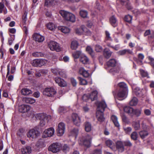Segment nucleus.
Wrapping results in <instances>:
<instances>
[{
	"instance_id": "f03ea898",
	"label": "nucleus",
	"mask_w": 154,
	"mask_h": 154,
	"mask_svg": "<svg viewBox=\"0 0 154 154\" xmlns=\"http://www.w3.org/2000/svg\"><path fill=\"white\" fill-rule=\"evenodd\" d=\"M34 117H35L36 119L40 120L39 125L42 127H44L51 118V116H47L46 115L43 113L35 114Z\"/></svg>"
},
{
	"instance_id": "3c124183",
	"label": "nucleus",
	"mask_w": 154,
	"mask_h": 154,
	"mask_svg": "<svg viewBox=\"0 0 154 154\" xmlns=\"http://www.w3.org/2000/svg\"><path fill=\"white\" fill-rule=\"evenodd\" d=\"M27 14V12H25L22 17V23H23V26L26 24V21L27 20L26 17Z\"/></svg>"
},
{
	"instance_id": "0eeeda50",
	"label": "nucleus",
	"mask_w": 154,
	"mask_h": 154,
	"mask_svg": "<svg viewBox=\"0 0 154 154\" xmlns=\"http://www.w3.org/2000/svg\"><path fill=\"white\" fill-rule=\"evenodd\" d=\"M109 72L112 75L119 78L123 76V73L119 67H114L109 70Z\"/></svg>"
},
{
	"instance_id": "cd10ccee",
	"label": "nucleus",
	"mask_w": 154,
	"mask_h": 154,
	"mask_svg": "<svg viewBox=\"0 0 154 154\" xmlns=\"http://www.w3.org/2000/svg\"><path fill=\"white\" fill-rule=\"evenodd\" d=\"M117 61L115 59H111L107 62V66L109 67H115L116 66Z\"/></svg>"
},
{
	"instance_id": "6ab92c4d",
	"label": "nucleus",
	"mask_w": 154,
	"mask_h": 154,
	"mask_svg": "<svg viewBox=\"0 0 154 154\" xmlns=\"http://www.w3.org/2000/svg\"><path fill=\"white\" fill-rule=\"evenodd\" d=\"M55 81L58 84L59 86L61 87H64L66 85V83L64 80L60 78H56Z\"/></svg>"
},
{
	"instance_id": "dca6fc26",
	"label": "nucleus",
	"mask_w": 154,
	"mask_h": 154,
	"mask_svg": "<svg viewBox=\"0 0 154 154\" xmlns=\"http://www.w3.org/2000/svg\"><path fill=\"white\" fill-rule=\"evenodd\" d=\"M33 38L36 41L39 42H42L45 40L44 36L38 33H35L33 35Z\"/></svg>"
},
{
	"instance_id": "a878e982",
	"label": "nucleus",
	"mask_w": 154,
	"mask_h": 154,
	"mask_svg": "<svg viewBox=\"0 0 154 154\" xmlns=\"http://www.w3.org/2000/svg\"><path fill=\"white\" fill-rule=\"evenodd\" d=\"M80 61L84 64H87L89 63V59L85 55L82 54L80 58Z\"/></svg>"
},
{
	"instance_id": "ddd939ff",
	"label": "nucleus",
	"mask_w": 154,
	"mask_h": 154,
	"mask_svg": "<svg viewBox=\"0 0 154 154\" xmlns=\"http://www.w3.org/2000/svg\"><path fill=\"white\" fill-rule=\"evenodd\" d=\"M72 119L73 123L77 126L80 125L81 122L80 118L78 115L76 113H73L72 116Z\"/></svg>"
},
{
	"instance_id": "c756f323",
	"label": "nucleus",
	"mask_w": 154,
	"mask_h": 154,
	"mask_svg": "<svg viewBox=\"0 0 154 154\" xmlns=\"http://www.w3.org/2000/svg\"><path fill=\"white\" fill-rule=\"evenodd\" d=\"M79 45L78 42L76 40H74L72 41L70 47L72 49L75 50L78 48Z\"/></svg>"
},
{
	"instance_id": "423d86ee",
	"label": "nucleus",
	"mask_w": 154,
	"mask_h": 154,
	"mask_svg": "<svg viewBox=\"0 0 154 154\" xmlns=\"http://www.w3.org/2000/svg\"><path fill=\"white\" fill-rule=\"evenodd\" d=\"M48 46L52 51L60 52L62 50V48L59 44L54 41H50L48 44Z\"/></svg>"
},
{
	"instance_id": "f257e3e1",
	"label": "nucleus",
	"mask_w": 154,
	"mask_h": 154,
	"mask_svg": "<svg viewBox=\"0 0 154 154\" xmlns=\"http://www.w3.org/2000/svg\"><path fill=\"white\" fill-rule=\"evenodd\" d=\"M106 107L107 105L104 101H102L99 103L96 114L98 121L100 122L103 121L105 119L103 112Z\"/></svg>"
},
{
	"instance_id": "473e14b6",
	"label": "nucleus",
	"mask_w": 154,
	"mask_h": 154,
	"mask_svg": "<svg viewBox=\"0 0 154 154\" xmlns=\"http://www.w3.org/2000/svg\"><path fill=\"white\" fill-rule=\"evenodd\" d=\"M109 21L111 25L114 27H115L117 26V20L114 16H112L110 18Z\"/></svg>"
},
{
	"instance_id": "4be33fe9",
	"label": "nucleus",
	"mask_w": 154,
	"mask_h": 154,
	"mask_svg": "<svg viewBox=\"0 0 154 154\" xmlns=\"http://www.w3.org/2000/svg\"><path fill=\"white\" fill-rule=\"evenodd\" d=\"M21 152L23 154H29L31 152L32 149L30 146H26L21 149Z\"/></svg>"
},
{
	"instance_id": "2eb2a0df",
	"label": "nucleus",
	"mask_w": 154,
	"mask_h": 154,
	"mask_svg": "<svg viewBox=\"0 0 154 154\" xmlns=\"http://www.w3.org/2000/svg\"><path fill=\"white\" fill-rule=\"evenodd\" d=\"M128 91L119 90L117 93L116 98L119 100H122L126 97Z\"/></svg>"
},
{
	"instance_id": "e433bc0d",
	"label": "nucleus",
	"mask_w": 154,
	"mask_h": 154,
	"mask_svg": "<svg viewBox=\"0 0 154 154\" xmlns=\"http://www.w3.org/2000/svg\"><path fill=\"white\" fill-rule=\"evenodd\" d=\"M112 54V52L109 50L105 48L103 52V54L104 57L106 58H109Z\"/></svg>"
},
{
	"instance_id": "5fc2aeb1",
	"label": "nucleus",
	"mask_w": 154,
	"mask_h": 154,
	"mask_svg": "<svg viewBox=\"0 0 154 154\" xmlns=\"http://www.w3.org/2000/svg\"><path fill=\"white\" fill-rule=\"evenodd\" d=\"M132 17L130 15H127L125 17V20L126 21L130 23L132 19Z\"/></svg>"
},
{
	"instance_id": "0e129e2a",
	"label": "nucleus",
	"mask_w": 154,
	"mask_h": 154,
	"mask_svg": "<svg viewBox=\"0 0 154 154\" xmlns=\"http://www.w3.org/2000/svg\"><path fill=\"white\" fill-rule=\"evenodd\" d=\"M5 8L4 4L2 2H0V14L3 11Z\"/></svg>"
},
{
	"instance_id": "9d476101",
	"label": "nucleus",
	"mask_w": 154,
	"mask_h": 154,
	"mask_svg": "<svg viewBox=\"0 0 154 154\" xmlns=\"http://www.w3.org/2000/svg\"><path fill=\"white\" fill-rule=\"evenodd\" d=\"M65 125L63 122L60 123L57 129V135L59 136H62L64 133L65 130Z\"/></svg>"
},
{
	"instance_id": "4c0bfd02",
	"label": "nucleus",
	"mask_w": 154,
	"mask_h": 154,
	"mask_svg": "<svg viewBox=\"0 0 154 154\" xmlns=\"http://www.w3.org/2000/svg\"><path fill=\"white\" fill-rule=\"evenodd\" d=\"M82 55L81 51H75L72 54V57L74 59L78 58Z\"/></svg>"
},
{
	"instance_id": "2f4dec72",
	"label": "nucleus",
	"mask_w": 154,
	"mask_h": 154,
	"mask_svg": "<svg viewBox=\"0 0 154 154\" xmlns=\"http://www.w3.org/2000/svg\"><path fill=\"white\" fill-rule=\"evenodd\" d=\"M149 133L146 130H142L140 131L139 134L142 139L145 138L149 135Z\"/></svg>"
},
{
	"instance_id": "09e8293b",
	"label": "nucleus",
	"mask_w": 154,
	"mask_h": 154,
	"mask_svg": "<svg viewBox=\"0 0 154 154\" xmlns=\"http://www.w3.org/2000/svg\"><path fill=\"white\" fill-rule=\"evenodd\" d=\"M78 79L79 81V83L80 85H86L87 84V81L85 79L80 77H78Z\"/></svg>"
},
{
	"instance_id": "bf43d9fd",
	"label": "nucleus",
	"mask_w": 154,
	"mask_h": 154,
	"mask_svg": "<svg viewBox=\"0 0 154 154\" xmlns=\"http://www.w3.org/2000/svg\"><path fill=\"white\" fill-rule=\"evenodd\" d=\"M124 145L125 146L130 147L132 146V144L129 140H127L123 142Z\"/></svg>"
},
{
	"instance_id": "de8ad7c7",
	"label": "nucleus",
	"mask_w": 154,
	"mask_h": 154,
	"mask_svg": "<svg viewBox=\"0 0 154 154\" xmlns=\"http://www.w3.org/2000/svg\"><path fill=\"white\" fill-rule=\"evenodd\" d=\"M133 126L136 130L139 129L140 127V124L139 122H134Z\"/></svg>"
},
{
	"instance_id": "5701e85b",
	"label": "nucleus",
	"mask_w": 154,
	"mask_h": 154,
	"mask_svg": "<svg viewBox=\"0 0 154 154\" xmlns=\"http://www.w3.org/2000/svg\"><path fill=\"white\" fill-rule=\"evenodd\" d=\"M79 73L84 77H88L90 75V74L88 70H85L83 67H81L79 69Z\"/></svg>"
},
{
	"instance_id": "72a5a7b5",
	"label": "nucleus",
	"mask_w": 154,
	"mask_h": 154,
	"mask_svg": "<svg viewBox=\"0 0 154 154\" xmlns=\"http://www.w3.org/2000/svg\"><path fill=\"white\" fill-rule=\"evenodd\" d=\"M86 51L90 55L93 59L95 58L94 51L92 48L90 46H88L86 48Z\"/></svg>"
},
{
	"instance_id": "69168bd1",
	"label": "nucleus",
	"mask_w": 154,
	"mask_h": 154,
	"mask_svg": "<svg viewBox=\"0 0 154 154\" xmlns=\"http://www.w3.org/2000/svg\"><path fill=\"white\" fill-rule=\"evenodd\" d=\"M92 154H101V151L100 149H96L94 150Z\"/></svg>"
},
{
	"instance_id": "f704fd0d",
	"label": "nucleus",
	"mask_w": 154,
	"mask_h": 154,
	"mask_svg": "<svg viewBox=\"0 0 154 154\" xmlns=\"http://www.w3.org/2000/svg\"><path fill=\"white\" fill-rule=\"evenodd\" d=\"M118 86L120 87L119 90L122 91H128V88L127 85L124 82H122L119 83Z\"/></svg>"
},
{
	"instance_id": "9b49d317",
	"label": "nucleus",
	"mask_w": 154,
	"mask_h": 154,
	"mask_svg": "<svg viewBox=\"0 0 154 154\" xmlns=\"http://www.w3.org/2000/svg\"><path fill=\"white\" fill-rule=\"evenodd\" d=\"M40 133L39 131L34 129L30 130L27 134L28 137L32 139H35L37 138L39 135Z\"/></svg>"
},
{
	"instance_id": "79ce46f5",
	"label": "nucleus",
	"mask_w": 154,
	"mask_h": 154,
	"mask_svg": "<svg viewBox=\"0 0 154 154\" xmlns=\"http://www.w3.org/2000/svg\"><path fill=\"white\" fill-rule=\"evenodd\" d=\"M47 28L51 30H54L56 28V26L53 23H49L47 25Z\"/></svg>"
},
{
	"instance_id": "680f3d73",
	"label": "nucleus",
	"mask_w": 154,
	"mask_h": 154,
	"mask_svg": "<svg viewBox=\"0 0 154 154\" xmlns=\"http://www.w3.org/2000/svg\"><path fill=\"white\" fill-rule=\"evenodd\" d=\"M149 59L151 61L150 64L153 67V69L152 71L154 72V59L151 57H149Z\"/></svg>"
},
{
	"instance_id": "603ef678",
	"label": "nucleus",
	"mask_w": 154,
	"mask_h": 154,
	"mask_svg": "<svg viewBox=\"0 0 154 154\" xmlns=\"http://www.w3.org/2000/svg\"><path fill=\"white\" fill-rule=\"evenodd\" d=\"M140 72L142 76L143 77H147L149 78L148 74L146 71L143 70H140Z\"/></svg>"
},
{
	"instance_id": "4d7b16f0",
	"label": "nucleus",
	"mask_w": 154,
	"mask_h": 154,
	"mask_svg": "<svg viewBox=\"0 0 154 154\" xmlns=\"http://www.w3.org/2000/svg\"><path fill=\"white\" fill-rule=\"evenodd\" d=\"M95 50L97 52H100L102 51V48L100 45H97L95 46Z\"/></svg>"
},
{
	"instance_id": "4468645a",
	"label": "nucleus",
	"mask_w": 154,
	"mask_h": 154,
	"mask_svg": "<svg viewBox=\"0 0 154 154\" xmlns=\"http://www.w3.org/2000/svg\"><path fill=\"white\" fill-rule=\"evenodd\" d=\"M133 92L136 95L139 97L142 96L145 90L143 89H140L139 87H134L132 88Z\"/></svg>"
},
{
	"instance_id": "bb28decb",
	"label": "nucleus",
	"mask_w": 154,
	"mask_h": 154,
	"mask_svg": "<svg viewBox=\"0 0 154 154\" xmlns=\"http://www.w3.org/2000/svg\"><path fill=\"white\" fill-rule=\"evenodd\" d=\"M144 58V55L142 54H139L138 55V58H134L135 61L139 64H142L143 63L142 60Z\"/></svg>"
},
{
	"instance_id": "f3484780",
	"label": "nucleus",
	"mask_w": 154,
	"mask_h": 154,
	"mask_svg": "<svg viewBox=\"0 0 154 154\" xmlns=\"http://www.w3.org/2000/svg\"><path fill=\"white\" fill-rule=\"evenodd\" d=\"M30 109V107L26 105H22L19 106V110L20 112L25 113L29 111Z\"/></svg>"
},
{
	"instance_id": "393cba45",
	"label": "nucleus",
	"mask_w": 154,
	"mask_h": 154,
	"mask_svg": "<svg viewBox=\"0 0 154 154\" xmlns=\"http://www.w3.org/2000/svg\"><path fill=\"white\" fill-rule=\"evenodd\" d=\"M59 30L64 33H68L70 32V29L67 27L64 26H60L58 27Z\"/></svg>"
},
{
	"instance_id": "ea45409f",
	"label": "nucleus",
	"mask_w": 154,
	"mask_h": 154,
	"mask_svg": "<svg viewBox=\"0 0 154 154\" xmlns=\"http://www.w3.org/2000/svg\"><path fill=\"white\" fill-rule=\"evenodd\" d=\"M79 133V130L78 128H74L70 131V135L74 136L75 138L77 136Z\"/></svg>"
},
{
	"instance_id": "412c9836",
	"label": "nucleus",
	"mask_w": 154,
	"mask_h": 154,
	"mask_svg": "<svg viewBox=\"0 0 154 154\" xmlns=\"http://www.w3.org/2000/svg\"><path fill=\"white\" fill-rule=\"evenodd\" d=\"M85 27L84 26H82L78 28L75 29V33L78 35H81L84 34V31H85Z\"/></svg>"
},
{
	"instance_id": "20e7f679",
	"label": "nucleus",
	"mask_w": 154,
	"mask_h": 154,
	"mask_svg": "<svg viewBox=\"0 0 154 154\" xmlns=\"http://www.w3.org/2000/svg\"><path fill=\"white\" fill-rule=\"evenodd\" d=\"M92 137L89 135L82 137L79 140V143L80 145H83L87 147L90 146L91 143Z\"/></svg>"
},
{
	"instance_id": "774afa93",
	"label": "nucleus",
	"mask_w": 154,
	"mask_h": 154,
	"mask_svg": "<svg viewBox=\"0 0 154 154\" xmlns=\"http://www.w3.org/2000/svg\"><path fill=\"white\" fill-rule=\"evenodd\" d=\"M43 145V143L39 141H38L36 144V146L37 148H40L43 146L42 145Z\"/></svg>"
},
{
	"instance_id": "8fccbe9b",
	"label": "nucleus",
	"mask_w": 154,
	"mask_h": 154,
	"mask_svg": "<svg viewBox=\"0 0 154 154\" xmlns=\"http://www.w3.org/2000/svg\"><path fill=\"white\" fill-rule=\"evenodd\" d=\"M123 129L125 133L127 134H130L132 131V128L130 127H124Z\"/></svg>"
},
{
	"instance_id": "a19ab883",
	"label": "nucleus",
	"mask_w": 154,
	"mask_h": 154,
	"mask_svg": "<svg viewBox=\"0 0 154 154\" xmlns=\"http://www.w3.org/2000/svg\"><path fill=\"white\" fill-rule=\"evenodd\" d=\"M85 129L86 131L89 132L91 130V124L88 122H85Z\"/></svg>"
},
{
	"instance_id": "338daca9",
	"label": "nucleus",
	"mask_w": 154,
	"mask_h": 154,
	"mask_svg": "<svg viewBox=\"0 0 154 154\" xmlns=\"http://www.w3.org/2000/svg\"><path fill=\"white\" fill-rule=\"evenodd\" d=\"M123 122L126 124H128L129 122L128 119L127 117L125 116H123L122 117Z\"/></svg>"
},
{
	"instance_id": "37998d69",
	"label": "nucleus",
	"mask_w": 154,
	"mask_h": 154,
	"mask_svg": "<svg viewBox=\"0 0 154 154\" xmlns=\"http://www.w3.org/2000/svg\"><path fill=\"white\" fill-rule=\"evenodd\" d=\"M138 103V100L137 98L134 97L130 101L129 104L131 106H134L137 105Z\"/></svg>"
},
{
	"instance_id": "6e6552de",
	"label": "nucleus",
	"mask_w": 154,
	"mask_h": 154,
	"mask_svg": "<svg viewBox=\"0 0 154 154\" xmlns=\"http://www.w3.org/2000/svg\"><path fill=\"white\" fill-rule=\"evenodd\" d=\"M43 93L44 95L52 97L56 93V91L53 88H47L44 89Z\"/></svg>"
},
{
	"instance_id": "b1692460",
	"label": "nucleus",
	"mask_w": 154,
	"mask_h": 154,
	"mask_svg": "<svg viewBox=\"0 0 154 154\" xmlns=\"http://www.w3.org/2000/svg\"><path fill=\"white\" fill-rule=\"evenodd\" d=\"M106 143L107 146L109 147L112 150L115 151L116 150L115 143L112 140H107L106 141Z\"/></svg>"
},
{
	"instance_id": "c85d7f7f",
	"label": "nucleus",
	"mask_w": 154,
	"mask_h": 154,
	"mask_svg": "<svg viewBox=\"0 0 154 154\" xmlns=\"http://www.w3.org/2000/svg\"><path fill=\"white\" fill-rule=\"evenodd\" d=\"M111 119L115 126L118 128H119L120 127V125L118 121L117 117L116 116L112 115L111 117Z\"/></svg>"
},
{
	"instance_id": "39448f33",
	"label": "nucleus",
	"mask_w": 154,
	"mask_h": 154,
	"mask_svg": "<svg viewBox=\"0 0 154 154\" xmlns=\"http://www.w3.org/2000/svg\"><path fill=\"white\" fill-rule=\"evenodd\" d=\"M62 145L57 142L54 143L48 147V150L53 153H56L62 149Z\"/></svg>"
},
{
	"instance_id": "6e6d98bb",
	"label": "nucleus",
	"mask_w": 154,
	"mask_h": 154,
	"mask_svg": "<svg viewBox=\"0 0 154 154\" xmlns=\"http://www.w3.org/2000/svg\"><path fill=\"white\" fill-rule=\"evenodd\" d=\"M14 35H12L11 37L8 38V42L9 45H11L12 44L14 40Z\"/></svg>"
},
{
	"instance_id": "052dcab7",
	"label": "nucleus",
	"mask_w": 154,
	"mask_h": 154,
	"mask_svg": "<svg viewBox=\"0 0 154 154\" xmlns=\"http://www.w3.org/2000/svg\"><path fill=\"white\" fill-rule=\"evenodd\" d=\"M54 0H46L45 5L48 6L49 5H52L54 2Z\"/></svg>"
},
{
	"instance_id": "aec40b11",
	"label": "nucleus",
	"mask_w": 154,
	"mask_h": 154,
	"mask_svg": "<svg viewBox=\"0 0 154 154\" xmlns=\"http://www.w3.org/2000/svg\"><path fill=\"white\" fill-rule=\"evenodd\" d=\"M124 111L128 114L129 115L133 116L134 109L132 107L129 106H125L123 108Z\"/></svg>"
},
{
	"instance_id": "e2e57ef3",
	"label": "nucleus",
	"mask_w": 154,
	"mask_h": 154,
	"mask_svg": "<svg viewBox=\"0 0 154 154\" xmlns=\"http://www.w3.org/2000/svg\"><path fill=\"white\" fill-rule=\"evenodd\" d=\"M58 74L63 77H66L65 72L59 69Z\"/></svg>"
},
{
	"instance_id": "58836bf2",
	"label": "nucleus",
	"mask_w": 154,
	"mask_h": 154,
	"mask_svg": "<svg viewBox=\"0 0 154 154\" xmlns=\"http://www.w3.org/2000/svg\"><path fill=\"white\" fill-rule=\"evenodd\" d=\"M21 93L23 95H28L32 93V91L30 90L27 88H24L22 89Z\"/></svg>"
},
{
	"instance_id": "c03bdc74",
	"label": "nucleus",
	"mask_w": 154,
	"mask_h": 154,
	"mask_svg": "<svg viewBox=\"0 0 154 154\" xmlns=\"http://www.w3.org/2000/svg\"><path fill=\"white\" fill-rule=\"evenodd\" d=\"M131 137L132 139L134 140H136L138 138V134L136 131L133 132L131 135Z\"/></svg>"
},
{
	"instance_id": "864d4df0",
	"label": "nucleus",
	"mask_w": 154,
	"mask_h": 154,
	"mask_svg": "<svg viewBox=\"0 0 154 154\" xmlns=\"http://www.w3.org/2000/svg\"><path fill=\"white\" fill-rule=\"evenodd\" d=\"M106 34V41H112V38L110 36V34L107 31L105 32Z\"/></svg>"
},
{
	"instance_id": "c9c22d12",
	"label": "nucleus",
	"mask_w": 154,
	"mask_h": 154,
	"mask_svg": "<svg viewBox=\"0 0 154 154\" xmlns=\"http://www.w3.org/2000/svg\"><path fill=\"white\" fill-rule=\"evenodd\" d=\"M23 100L26 103L30 104H32L35 102V100L32 98L25 97L23 98Z\"/></svg>"
},
{
	"instance_id": "13d9d810",
	"label": "nucleus",
	"mask_w": 154,
	"mask_h": 154,
	"mask_svg": "<svg viewBox=\"0 0 154 154\" xmlns=\"http://www.w3.org/2000/svg\"><path fill=\"white\" fill-rule=\"evenodd\" d=\"M82 99L84 101H87L90 100L89 95L88 94H85L82 97Z\"/></svg>"
},
{
	"instance_id": "a211bd4d",
	"label": "nucleus",
	"mask_w": 154,
	"mask_h": 154,
	"mask_svg": "<svg viewBox=\"0 0 154 154\" xmlns=\"http://www.w3.org/2000/svg\"><path fill=\"white\" fill-rule=\"evenodd\" d=\"M116 147L120 152H122L124 151L125 148L123 142L117 141L116 143Z\"/></svg>"
},
{
	"instance_id": "49530a36",
	"label": "nucleus",
	"mask_w": 154,
	"mask_h": 154,
	"mask_svg": "<svg viewBox=\"0 0 154 154\" xmlns=\"http://www.w3.org/2000/svg\"><path fill=\"white\" fill-rule=\"evenodd\" d=\"M80 15L83 18H86L87 17L88 12L86 11L81 10L80 12Z\"/></svg>"
},
{
	"instance_id": "7ed1b4c3",
	"label": "nucleus",
	"mask_w": 154,
	"mask_h": 154,
	"mask_svg": "<svg viewBox=\"0 0 154 154\" xmlns=\"http://www.w3.org/2000/svg\"><path fill=\"white\" fill-rule=\"evenodd\" d=\"M59 13L66 20L72 23L75 22V15L72 13L65 10L60 11Z\"/></svg>"
},
{
	"instance_id": "1a4fd4ad",
	"label": "nucleus",
	"mask_w": 154,
	"mask_h": 154,
	"mask_svg": "<svg viewBox=\"0 0 154 154\" xmlns=\"http://www.w3.org/2000/svg\"><path fill=\"white\" fill-rule=\"evenodd\" d=\"M47 62V61L45 59H37L34 60L32 63V66L35 67H40L44 65Z\"/></svg>"
},
{
	"instance_id": "7c9ffc66",
	"label": "nucleus",
	"mask_w": 154,
	"mask_h": 154,
	"mask_svg": "<svg viewBox=\"0 0 154 154\" xmlns=\"http://www.w3.org/2000/svg\"><path fill=\"white\" fill-rule=\"evenodd\" d=\"M89 95L90 100L91 101H93L96 100L97 97V92L96 91H94Z\"/></svg>"
},
{
	"instance_id": "f8f14e48",
	"label": "nucleus",
	"mask_w": 154,
	"mask_h": 154,
	"mask_svg": "<svg viewBox=\"0 0 154 154\" xmlns=\"http://www.w3.org/2000/svg\"><path fill=\"white\" fill-rule=\"evenodd\" d=\"M54 129L53 128H51L45 130L43 133L42 137L46 138L52 136L54 133Z\"/></svg>"
},
{
	"instance_id": "a18cd8bd",
	"label": "nucleus",
	"mask_w": 154,
	"mask_h": 154,
	"mask_svg": "<svg viewBox=\"0 0 154 154\" xmlns=\"http://www.w3.org/2000/svg\"><path fill=\"white\" fill-rule=\"evenodd\" d=\"M142 112V109H136L134 110L133 116L135 115L137 116H139L141 114Z\"/></svg>"
}]
</instances>
